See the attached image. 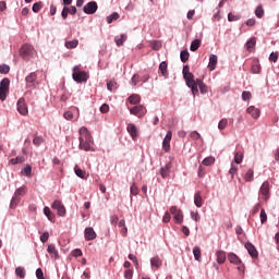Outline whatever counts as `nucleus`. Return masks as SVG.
Wrapping results in <instances>:
<instances>
[{
    "label": "nucleus",
    "mask_w": 279,
    "mask_h": 279,
    "mask_svg": "<svg viewBox=\"0 0 279 279\" xmlns=\"http://www.w3.org/2000/svg\"><path fill=\"white\" fill-rule=\"evenodd\" d=\"M167 66H168L167 61H163L159 64V71L161 72V75L163 77H168L169 75V72L167 71Z\"/></svg>",
    "instance_id": "393cba45"
},
{
    "label": "nucleus",
    "mask_w": 279,
    "mask_h": 279,
    "mask_svg": "<svg viewBox=\"0 0 279 279\" xmlns=\"http://www.w3.org/2000/svg\"><path fill=\"white\" fill-rule=\"evenodd\" d=\"M126 131L129 132L130 136L135 141L138 137V130L136 129L135 124L129 123L126 126Z\"/></svg>",
    "instance_id": "4468645a"
},
{
    "label": "nucleus",
    "mask_w": 279,
    "mask_h": 279,
    "mask_svg": "<svg viewBox=\"0 0 279 279\" xmlns=\"http://www.w3.org/2000/svg\"><path fill=\"white\" fill-rule=\"evenodd\" d=\"M48 254H51L52 257L58 260L60 258V255L58 254V250H56V245L49 244L47 248Z\"/></svg>",
    "instance_id": "a211bd4d"
},
{
    "label": "nucleus",
    "mask_w": 279,
    "mask_h": 279,
    "mask_svg": "<svg viewBox=\"0 0 279 279\" xmlns=\"http://www.w3.org/2000/svg\"><path fill=\"white\" fill-rule=\"evenodd\" d=\"M151 267H156L157 269L162 266V260L158 257H153L150 259Z\"/></svg>",
    "instance_id": "e433bc0d"
},
{
    "label": "nucleus",
    "mask_w": 279,
    "mask_h": 279,
    "mask_svg": "<svg viewBox=\"0 0 279 279\" xmlns=\"http://www.w3.org/2000/svg\"><path fill=\"white\" fill-rule=\"evenodd\" d=\"M133 276H134V272L132 271V269H126V270L124 271V278H125V279H132Z\"/></svg>",
    "instance_id": "0e129e2a"
},
{
    "label": "nucleus",
    "mask_w": 279,
    "mask_h": 279,
    "mask_svg": "<svg viewBox=\"0 0 279 279\" xmlns=\"http://www.w3.org/2000/svg\"><path fill=\"white\" fill-rule=\"evenodd\" d=\"M264 15L265 10L263 9V5H258L255 10V16H257V19H263Z\"/></svg>",
    "instance_id": "a19ab883"
},
{
    "label": "nucleus",
    "mask_w": 279,
    "mask_h": 279,
    "mask_svg": "<svg viewBox=\"0 0 279 279\" xmlns=\"http://www.w3.org/2000/svg\"><path fill=\"white\" fill-rule=\"evenodd\" d=\"M130 191H131V195H138L140 193V190H138V186H136V183H132Z\"/></svg>",
    "instance_id": "864d4df0"
},
{
    "label": "nucleus",
    "mask_w": 279,
    "mask_h": 279,
    "mask_svg": "<svg viewBox=\"0 0 279 279\" xmlns=\"http://www.w3.org/2000/svg\"><path fill=\"white\" fill-rule=\"evenodd\" d=\"M242 99H243V101H250V99H252V93L243 92L242 93Z\"/></svg>",
    "instance_id": "bf43d9fd"
},
{
    "label": "nucleus",
    "mask_w": 279,
    "mask_h": 279,
    "mask_svg": "<svg viewBox=\"0 0 279 279\" xmlns=\"http://www.w3.org/2000/svg\"><path fill=\"white\" fill-rule=\"evenodd\" d=\"M228 128V119H222L218 123V130H226Z\"/></svg>",
    "instance_id": "49530a36"
},
{
    "label": "nucleus",
    "mask_w": 279,
    "mask_h": 279,
    "mask_svg": "<svg viewBox=\"0 0 279 279\" xmlns=\"http://www.w3.org/2000/svg\"><path fill=\"white\" fill-rule=\"evenodd\" d=\"M203 165L205 167H210L211 165H215V157H206L204 160H203Z\"/></svg>",
    "instance_id": "79ce46f5"
},
{
    "label": "nucleus",
    "mask_w": 279,
    "mask_h": 279,
    "mask_svg": "<svg viewBox=\"0 0 279 279\" xmlns=\"http://www.w3.org/2000/svg\"><path fill=\"white\" fill-rule=\"evenodd\" d=\"M0 88L10 90V78H3L0 83Z\"/></svg>",
    "instance_id": "58836bf2"
},
{
    "label": "nucleus",
    "mask_w": 279,
    "mask_h": 279,
    "mask_svg": "<svg viewBox=\"0 0 279 279\" xmlns=\"http://www.w3.org/2000/svg\"><path fill=\"white\" fill-rule=\"evenodd\" d=\"M217 62H218L217 54H210L209 63H208L209 71H215V69H217Z\"/></svg>",
    "instance_id": "dca6fc26"
},
{
    "label": "nucleus",
    "mask_w": 279,
    "mask_h": 279,
    "mask_svg": "<svg viewBox=\"0 0 279 279\" xmlns=\"http://www.w3.org/2000/svg\"><path fill=\"white\" fill-rule=\"evenodd\" d=\"M110 223L112 226H117L119 223V216H117V215L111 216L110 217Z\"/></svg>",
    "instance_id": "69168bd1"
},
{
    "label": "nucleus",
    "mask_w": 279,
    "mask_h": 279,
    "mask_svg": "<svg viewBox=\"0 0 279 279\" xmlns=\"http://www.w3.org/2000/svg\"><path fill=\"white\" fill-rule=\"evenodd\" d=\"M130 114H134V117H138V119H143L145 114H147V108L143 105L134 106L130 109Z\"/></svg>",
    "instance_id": "423d86ee"
},
{
    "label": "nucleus",
    "mask_w": 279,
    "mask_h": 279,
    "mask_svg": "<svg viewBox=\"0 0 279 279\" xmlns=\"http://www.w3.org/2000/svg\"><path fill=\"white\" fill-rule=\"evenodd\" d=\"M20 56L24 60H29V58H34V56H36V49H34V46L25 44L20 49Z\"/></svg>",
    "instance_id": "20e7f679"
},
{
    "label": "nucleus",
    "mask_w": 279,
    "mask_h": 279,
    "mask_svg": "<svg viewBox=\"0 0 279 279\" xmlns=\"http://www.w3.org/2000/svg\"><path fill=\"white\" fill-rule=\"evenodd\" d=\"M187 86H189V88H191L193 95H197V93H199V89H198L199 85L197 83V80L195 83H192Z\"/></svg>",
    "instance_id": "ea45409f"
},
{
    "label": "nucleus",
    "mask_w": 279,
    "mask_h": 279,
    "mask_svg": "<svg viewBox=\"0 0 279 279\" xmlns=\"http://www.w3.org/2000/svg\"><path fill=\"white\" fill-rule=\"evenodd\" d=\"M191 54L189 53V50H182L180 54L181 62H189V58Z\"/></svg>",
    "instance_id": "4c0bfd02"
},
{
    "label": "nucleus",
    "mask_w": 279,
    "mask_h": 279,
    "mask_svg": "<svg viewBox=\"0 0 279 279\" xmlns=\"http://www.w3.org/2000/svg\"><path fill=\"white\" fill-rule=\"evenodd\" d=\"M15 274L16 276H19V278H25V268L23 267L15 268Z\"/></svg>",
    "instance_id": "37998d69"
},
{
    "label": "nucleus",
    "mask_w": 279,
    "mask_h": 279,
    "mask_svg": "<svg viewBox=\"0 0 279 279\" xmlns=\"http://www.w3.org/2000/svg\"><path fill=\"white\" fill-rule=\"evenodd\" d=\"M44 215L49 219V221H56V215L51 213V209L49 207L44 208Z\"/></svg>",
    "instance_id": "bb28decb"
},
{
    "label": "nucleus",
    "mask_w": 279,
    "mask_h": 279,
    "mask_svg": "<svg viewBox=\"0 0 279 279\" xmlns=\"http://www.w3.org/2000/svg\"><path fill=\"white\" fill-rule=\"evenodd\" d=\"M22 174L26 175L27 178L32 177V166H26L23 170H22Z\"/></svg>",
    "instance_id": "de8ad7c7"
},
{
    "label": "nucleus",
    "mask_w": 279,
    "mask_h": 279,
    "mask_svg": "<svg viewBox=\"0 0 279 279\" xmlns=\"http://www.w3.org/2000/svg\"><path fill=\"white\" fill-rule=\"evenodd\" d=\"M0 73H2L3 75H8V73H10V65L8 64L0 65Z\"/></svg>",
    "instance_id": "09e8293b"
},
{
    "label": "nucleus",
    "mask_w": 279,
    "mask_h": 279,
    "mask_svg": "<svg viewBox=\"0 0 279 279\" xmlns=\"http://www.w3.org/2000/svg\"><path fill=\"white\" fill-rule=\"evenodd\" d=\"M10 165H23L25 162V156H17L15 158L10 159Z\"/></svg>",
    "instance_id": "b1692460"
},
{
    "label": "nucleus",
    "mask_w": 279,
    "mask_h": 279,
    "mask_svg": "<svg viewBox=\"0 0 279 279\" xmlns=\"http://www.w3.org/2000/svg\"><path fill=\"white\" fill-rule=\"evenodd\" d=\"M80 45V41L77 39L65 41L66 49H75Z\"/></svg>",
    "instance_id": "f704fd0d"
},
{
    "label": "nucleus",
    "mask_w": 279,
    "mask_h": 279,
    "mask_svg": "<svg viewBox=\"0 0 279 279\" xmlns=\"http://www.w3.org/2000/svg\"><path fill=\"white\" fill-rule=\"evenodd\" d=\"M119 19V13H112L111 15L107 16V23H112V21H117Z\"/></svg>",
    "instance_id": "5fc2aeb1"
},
{
    "label": "nucleus",
    "mask_w": 279,
    "mask_h": 279,
    "mask_svg": "<svg viewBox=\"0 0 279 279\" xmlns=\"http://www.w3.org/2000/svg\"><path fill=\"white\" fill-rule=\"evenodd\" d=\"M7 97H8V89L0 88V100L5 101Z\"/></svg>",
    "instance_id": "13d9d810"
},
{
    "label": "nucleus",
    "mask_w": 279,
    "mask_h": 279,
    "mask_svg": "<svg viewBox=\"0 0 279 279\" xmlns=\"http://www.w3.org/2000/svg\"><path fill=\"white\" fill-rule=\"evenodd\" d=\"M129 102L132 104V106H136L137 104H141V96L138 94H133L129 97Z\"/></svg>",
    "instance_id": "5701e85b"
},
{
    "label": "nucleus",
    "mask_w": 279,
    "mask_h": 279,
    "mask_svg": "<svg viewBox=\"0 0 279 279\" xmlns=\"http://www.w3.org/2000/svg\"><path fill=\"white\" fill-rule=\"evenodd\" d=\"M26 193H27L26 186H22L17 189L14 193V196L11 199L10 208H15L16 206H19L21 202V197H23V195H25Z\"/></svg>",
    "instance_id": "39448f33"
},
{
    "label": "nucleus",
    "mask_w": 279,
    "mask_h": 279,
    "mask_svg": "<svg viewBox=\"0 0 279 279\" xmlns=\"http://www.w3.org/2000/svg\"><path fill=\"white\" fill-rule=\"evenodd\" d=\"M234 162H235V165H241V162H243V151H241V150L235 151Z\"/></svg>",
    "instance_id": "7c9ffc66"
},
{
    "label": "nucleus",
    "mask_w": 279,
    "mask_h": 279,
    "mask_svg": "<svg viewBox=\"0 0 279 279\" xmlns=\"http://www.w3.org/2000/svg\"><path fill=\"white\" fill-rule=\"evenodd\" d=\"M107 88H108L110 92L117 90V82H114V81H109V82L107 83Z\"/></svg>",
    "instance_id": "3c124183"
},
{
    "label": "nucleus",
    "mask_w": 279,
    "mask_h": 279,
    "mask_svg": "<svg viewBox=\"0 0 279 279\" xmlns=\"http://www.w3.org/2000/svg\"><path fill=\"white\" fill-rule=\"evenodd\" d=\"M245 182H254V170L250 168L244 174Z\"/></svg>",
    "instance_id": "4be33fe9"
},
{
    "label": "nucleus",
    "mask_w": 279,
    "mask_h": 279,
    "mask_svg": "<svg viewBox=\"0 0 279 279\" xmlns=\"http://www.w3.org/2000/svg\"><path fill=\"white\" fill-rule=\"evenodd\" d=\"M260 223H265L267 221V213L265 211V209L260 210Z\"/></svg>",
    "instance_id": "052dcab7"
},
{
    "label": "nucleus",
    "mask_w": 279,
    "mask_h": 279,
    "mask_svg": "<svg viewBox=\"0 0 279 279\" xmlns=\"http://www.w3.org/2000/svg\"><path fill=\"white\" fill-rule=\"evenodd\" d=\"M252 73H256V74L260 73V64L254 63L252 65Z\"/></svg>",
    "instance_id": "680f3d73"
},
{
    "label": "nucleus",
    "mask_w": 279,
    "mask_h": 279,
    "mask_svg": "<svg viewBox=\"0 0 279 279\" xmlns=\"http://www.w3.org/2000/svg\"><path fill=\"white\" fill-rule=\"evenodd\" d=\"M194 204L197 208H202L204 201L202 199V192H196L194 195Z\"/></svg>",
    "instance_id": "6ab92c4d"
},
{
    "label": "nucleus",
    "mask_w": 279,
    "mask_h": 279,
    "mask_svg": "<svg viewBox=\"0 0 279 279\" xmlns=\"http://www.w3.org/2000/svg\"><path fill=\"white\" fill-rule=\"evenodd\" d=\"M173 136V133L171 131H168L163 142H162V149L163 151H170L171 150V138Z\"/></svg>",
    "instance_id": "9d476101"
},
{
    "label": "nucleus",
    "mask_w": 279,
    "mask_h": 279,
    "mask_svg": "<svg viewBox=\"0 0 279 279\" xmlns=\"http://www.w3.org/2000/svg\"><path fill=\"white\" fill-rule=\"evenodd\" d=\"M256 47V38L252 37L251 39L247 40L246 43V49L247 51H252V49Z\"/></svg>",
    "instance_id": "c9c22d12"
},
{
    "label": "nucleus",
    "mask_w": 279,
    "mask_h": 279,
    "mask_svg": "<svg viewBox=\"0 0 279 279\" xmlns=\"http://www.w3.org/2000/svg\"><path fill=\"white\" fill-rule=\"evenodd\" d=\"M258 195L262 202L268 203L269 199H271V184L269 183V181H265L260 185Z\"/></svg>",
    "instance_id": "f03ea898"
},
{
    "label": "nucleus",
    "mask_w": 279,
    "mask_h": 279,
    "mask_svg": "<svg viewBox=\"0 0 279 279\" xmlns=\"http://www.w3.org/2000/svg\"><path fill=\"white\" fill-rule=\"evenodd\" d=\"M125 40H128V35L125 34H122L120 38H117V37L114 38V43L117 47H123V43H125Z\"/></svg>",
    "instance_id": "cd10ccee"
},
{
    "label": "nucleus",
    "mask_w": 279,
    "mask_h": 279,
    "mask_svg": "<svg viewBox=\"0 0 279 279\" xmlns=\"http://www.w3.org/2000/svg\"><path fill=\"white\" fill-rule=\"evenodd\" d=\"M201 46H202V40L195 39L192 41L190 49L191 51H197Z\"/></svg>",
    "instance_id": "473e14b6"
},
{
    "label": "nucleus",
    "mask_w": 279,
    "mask_h": 279,
    "mask_svg": "<svg viewBox=\"0 0 279 279\" xmlns=\"http://www.w3.org/2000/svg\"><path fill=\"white\" fill-rule=\"evenodd\" d=\"M80 149H83V151H95V148H93L90 145H93V137L90 136V132H88V129L86 126H82L80 129Z\"/></svg>",
    "instance_id": "f257e3e1"
},
{
    "label": "nucleus",
    "mask_w": 279,
    "mask_h": 279,
    "mask_svg": "<svg viewBox=\"0 0 279 279\" xmlns=\"http://www.w3.org/2000/svg\"><path fill=\"white\" fill-rule=\"evenodd\" d=\"M36 276L38 279H45V274L43 272V269L38 268L36 270Z\"/></svg>",
    "instance_id": "774afa93"
},
{
    "label": "nucleus",
    "mask_w": 279,
    "mask_h": 279,
    "mask_svg": "<svg viewBox=\"0 0 279 279\" xmlns=\"http://www.w3.org/2000/svg\"><path fill=\"white\" fill-rule=\"evenodd\" d=\"M217 263L219 265H223L226 263V252L223 251H217L216 252Z\"/></svg>",
    "instance_id": "aec40b11"
},
{
    "label": "nucleus",
    "mask_w": 279,
    "mask_h": 279,
    "mask_svg": "<svg viewBox=\"0 0 279 279\" xmlns=\"http://www.w3.org/2000/svg\"><path fill=\"white\" fill-rule=\"evenodd\" d=\"M183 219H184V216L182 215V210L179 211L178 214H174L175 223H182Z\"/></svg>",
    "instance_id": "c03bdc74"
},
{
    "label": "nucleus",
    "mask_w": 279,
    "mask_h": 279,
    "mask_svg": "<svg viewBox=\"0 0 279 279\" xmlns=\"http://www.w3.org/2000/svg\"><path fill=\"white\" fill-rule=\"evenodd\" d=\"M190 137L193 140V141H199V138H202V135L197 132V131H194L190 134Z\"/></svg>",
    "instance_id": "4d7b16f0"
},
{
    "label": "nucleus",
    "mask_w": 279,
    "mask_h": 279,
    "mask_svg": "<svg viewBox=\"0 0 279 279\" xmlns=\"http://www.w3.org/2000/svg\"><path fill=\"white\" fill-rule=\"evenodd\" d=\"M40 241H41V243H47L49 241V232H44L40 235Z\"/></svg>",
    "instance_id": "e2e57ef3"
},
{
    "label": "nucleus",
    "mask_w": 279,
    "mask_h": 279,
    "mask_svg": "<svg viewBox=\"0 0 279 279\" xmlns=\"http://www.w3.org/2000/svg\"><path fill=\"white\" fill-rule=\"evenodd\" d=\"M43 10V2H36L33 4V12L38 13Z\"/></svg>",
    "instance_id": "8fccbe9b"
},
{
    "label": "nucleus",
    "mask_w": 279,
    "mask_h": 279,
    "mask_svg": "<svg viewBox=\"0 0 279 279\" xmlns=\"http://www.w3.org/2000/svg\"><path fill=\"white\" fill-rule=\"evenodd\" d=\"M51 208L57 210L59 217H64V215H66V208L60 201H54L51 205Z\"/></svg>",
    "instance_id": "6e6552de"
},
{
    "label": "nucleus",
    "mask_w": 279,
    "mask_h": 279,
    "mask_svg": "<svg viewBox=\"0 0 279 279\" xmlns=\"http://www.w3.org/2000/svg\"><path fill=\"white\" fill-rule=\"evenodd\" d=\"M97 2L92 1L83 8V11L85 12V14H95L97 12Z\"/></svg>",
    "instance_id": "f8f14e48"
},
{
    "label": "nucleus",
    "mask_w": 279,
    "mask_h": 279,
    "mask_svg": "<svg viewBox=\"0 0 279 279\" xmlns=\"http://www.w3.org/2000/svg\"><path fill=\"white\" fill-rule=\"evenodd\" d=\"M74 171L77 178H81L82 180H86L88 178V174L86 173V171L82 170L81 168H74Z\"/></svg>",
    "instance_id": "c85d7f7f"
},
{
    "label": "nucleus",
    "mask_w": 279,
    "mask_h": 279,
    "mask_svg": "<svg viewBox=\"0 0 279 279\" xmlns=\"http://www.w3.org/2000/svg\"><path fill=\"white\" fill-rule=\"evenodd\" d=\"M245 248L252 258H258V251H256V246H254V244L248 242L245 244Z\"/></svg>",
    "instance_id": "2eb2a0df"
},
{
    "label": "nucleus",
    "mask_w": 279,
    "mask_h": 279,
    "mask_svg": "<svg viewBox=\"0 0 279 279\" xmlns=\"http://www.w3.org/2000/svg\"><path fill=\"white\" fill-rule=\"evenodd\" d=\"M228 260L231 262L233 265H241V258L236 256L234 253L228 254Z\"/></svg>",
    "instance_id": "412c9836"
},
{
    "label": "nucleus",
    "mask_w": 279,
    "mask_h": 279,
    "mask_svg": "<svg viewBox=\"0 0 279 279\" xmlns=\"http://www.w3.org/2000/svg\"><path fill=\"white\" fill-rule=\"evenodd\" d=\"M193 255H194L195 260L201 262L202 260V248H199V246H194Z\"/></svg>",
    "instance_id": "c756f323"
},
{
    "label": "nucleus",
    "mask_w": 279,
    "mask_h": 279,
    "mask_svg": "<svg viewBox=\"0 0 279 279\" xmlns=\"http://www.w3.org/2000/svg\"><path fill=\"white\" fill-rule=\"evenodd\" d=\"M141 82V76L138 74H134L132 80H131V85L136 86Z\"/></svg>",
    "instance_id": "603ef678"
},
{
    "label": "nucleus",
    "mask_w": 279,
    "mask_h": 279,
    "mask_svg": "<svg viewBox=\"0 0 279 279\" xmlns=\"http://www.w3.org/2000/svg\"><path fill=\"white\" fill-rule=\"evenodd\" d=\"M197 84H198V88L199 92L202 93V95H205V93H208V86H206V84H204L203 80L197 78Z\"/></svg>",
    "instance_id": "a878e982"
},
{
    "label": "nucleus",
    "mask_w": 279,
    "mask_h": 279,
    "mask_svg": "<svg viewBox=\"0 0 279 279\" xmlns=\"http://www.w3.org/2000/svg\"><path fill=\"white\" fill-rule=\"evenodd\" d=\"M182 73H183V77L186 82V86H189L191 84H195V82H197V81H195V76L193 75V73H191L189 65L183 66Z\"/></svg>",
    "instance_id": "0eeeda50"
},
{
    "label": "nucleus",
    "mask_w": 279,
    "mask_h": 279,
    "mask_svg": "<svg viewBox=\"0 0 279 279\" xmlns=\"http://www.w3.org/2000/svg\"><path fill=\"white\" fill-rule=\"evenodd\" d=\"M270 62H278V52H271L269 56Z\"/></svg>",
    "instance_id": "338daca9"
},
{
    "label": "nucleus",
    "mask_w": 279,
    "mask_h": 279,
    "mask_svg": "<svg viewBox=\"0 0 279 279\" xmlns=\"http://www.w3.org/2000/svg\"><path fill=\"white\" fill-rule=\"evenodd\" d=\"M169 169H171V163H167L165 167L160 169L161 178H167V175H169Z\"/></svg>",
    "instance_id": "2f4dec72"
},
{
    "label": "nucleus",
    "mask_w": 279,
    "mask_h": 279,
    "mask_svg": "<svg viewBox=\"0 0 279 279\" xmlns=\"http://www.w3.org/2000/svg\"><path fill=\"white\" fill-rule=\"evenodd\" d=\"M17 112L23 117H26V114H28L29 110L27 109V104H25V98H20L17 100Z\"/></svg>",
    "instance_id": "1a4fd4ad"
},
{
    "label": "nucleus",
    "mask_w": 279,
    "mask_h": 279,
    "mask_svg": "<svg viewBox=\"0 0 279 279\" xmlns=\"http://www.w3.org/2000/svg\"><path fill=\"white\" fill-rule=\"evenodd\" d=\"M43 137L40 136H36L34 140H33V144L36 145V147H40V145H43Z\"/></svg>",
    "instance_id": "6e6d98bb"
},
{
    "label": "nucleus",
    "mask_w": 279,
    "mask_h": 279,
    "mask_svg": "<svg viewBox=\"0 0 279 279\" xmlns=\"http://www.w3.org/2000/svg\"><path fill=\"white\" fill-rule=\"evenodd\" d=\"M246 112L251 114L254 119H258L260 117V110L256 109V107L251 106L246 109Z\"/></svg>",
    "instance_id": "f3484780"
},
{
    "label": "nucleus",
    "mask_w": 279,
    "mask_h": 279,
    "mask_svg": "<svg viewBox=\"0 0 279 279\" xmlns=\"http://www.w3.org/2000/svg\"><path fill=\"white\" fill-rule=\"evenodd\" d=\"M239 171V166L234 165V162H231V168L229 170V173L231 174V180H234V175H236Z\"/></svg>",
    "instance_id": "72a5a7b5"
},
{
    "label": "nucleus",
    "mask_w": 279,
    "mask_h": 279,
    "mask_svg": "<svg viewBox=\"0 0 279 279\" xmlns=\"http://www.w3.org/2000/svg\"><path fill=\"white\" fill-rule=\"evenodd\" d=\"M228 21L230 23L235 22V21H241V15H234L233 13H229Z\"/></svg>",
    "instance_id": "a18cd8bd"
},
{
    "label": "nucleus",
    "mask_w": 279,
    "mask_h": 279,
    "mask_svg": "<svg viewBox=\"0 0 279 279\" xmlns=\"http://www.w3.org/2000/svg\"><path fill=\"white\" fill-rule=\"evenodd\" d=\"M36 80H38V74H36V72L29 73V74L25 77L26 86H27L28 88H32V87L36 86Z\"/></svg>",
    "instance_id": "9b49d317"
},
{
    "label": "nucleus",
    "mask_w": 279,
    "mask_h": 279,
    "mask_svg": "<svg viewBox=\"0 0 279 279\" xmlns=\"http://www.w3.org/2000/svg\"><path fill=\"white\" fill-rule=\"evenodd\" d=\"M72 78L74 82L82 84V82H88V73L82 71L81 65H75L73 68Z\"/></svg>",
    "instance_id": "7ed1b4c3"
},
{
    "label": "nucleus",
    "mask_w": 279,
    "mask_h": 279,
    "mask_svg": "<svg viewBox=\"0 0 279 279\" xmlns=\"http://www.w3.org/2000/svg\"><path fill=\"white\" fill-rule=\"evenodd\" d=\"M97 239V233L95 232V229L92 227H88L85 229V241H95Z\"/></svg>",
    "instance_id": "ddd939ff"
}]
</instances>
